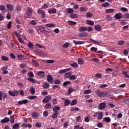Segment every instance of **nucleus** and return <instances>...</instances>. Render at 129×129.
<instances>
[{
	"instance_id": "1",
	"label": "nucleus",
	"mask_w": 129,
	"mask_h": 129,
	"mask_svg": "<svg viewBox=\"0 0 129 129\" xmlns=\"http://www.w3.org/2000/svg\"><path fill=\"white\" fill-rule=\"evenodd\" d=\"M24 17L26 19H30L33 17V9L28 7L27 11L24 14Z\"/></svg>"
},
{
	"instance_id": "54",
	"label": "nucleus",
	"mask_w": 129,
	"mask_h": 129,
	"mask_svg": "<svg viewBox=\"0 0 129 129\" xmlns=\"http://www.w3.org/2000/svg\"><path fill=\"white\" fill-rule=\"evenodd\" d=\"M77 104V100L75 99L72 101V103H71V105H75Z\"/></svg>"
},
{
	"instance_id": "59",
	"label": "nucleus",
	"mask_w": 129,
	"mask_h": 129,
	"mask_svg": "<svg viewBox=\"0 0 129 129\" xmlns=\"http://www.w3.org/2000/svg\"><path fill=\"white\" fill-rule=\"evenodd\" d=\"M18 59H20V60H23L24 56V55H23L22 54H19L18 55Z\"/></svg>"
},
{
	"instance_id": "45",
	"label": "nucleus",
	"mask_w": 129,
	"mask_h": 129,
	"mask_svg": "<svg viewBox=\"0 0 129 129\" xmlns=\"http://www.w3.org/2000/svg\"><path fill=\"white\" fill-rule=\"evenodd\" d=\"M35 126L36 127H38V128H40V127H42V123L41 122H36L35 123Z\"/></svg>"
},
{
	"instance_id": "32",
	"label": "nucleus",
	"mask_w": 129,
	"mask_h": 129,
	"mask_svg": "<svg viewBox=\"0 0 129 129\" xmlns=\"http://www.w3.org/2000/svg\"><path fill=\"white\" fill-rule=\"evenodd\" d=\"M57 110H60V107L59 106H55L53 109V111L54 112H58V111Z\"/></svg>"
},
{
	"instance_id": "49",
	"label": "nucleus",
	"mask_w": 129,
	"mask_h": 129,
	"mask_svg": "<svg viewBox=\"0 0 129 129\" xmlns=\"http://www.w3.org/2000/svg\"><path fill=\"white\" fill-rule=\"evenodd\" d=\"M28 80L29 81H30V82H32V83H36V80H35L34 79L28 78Z\"/></svg>"
},
{
	"instance_id": "29",
	"label": "nucleus",
	"mask_w": 129,
	"mask_h": 129,
	"mask_svg": "<svg viewBox=\"0 0 129 129\" xmlns=\"http://www.w3.org/2000/svg\"><path fill=\"white\" fill-rule=\"evenodd\" d=\"M72 74V73L71 72H69V73H67L64 74V77L65 78H70V76H71Z\"/></svg>"
},
{
	"instance_id": "11",
	"label": "nucleus",
	"mask_w": 129,
	"mask_h": 129,
	"mask_svg": "<svg viewBox=\"0 0 129 129\" xmlns=\"http://www.w3.org/2000/svg\"><path fill=\"white\" fill-rule=\"evenodd\" d=\"M87 31V26H81L79 28V31L82 32H86Z\"/></svg>"
},
{
	"instance_id": "7",
	"label": "nucleus",
	"mask_w": 129,
	"mask_h": 129,
	"mask_svg": "<svg viewBox=\"0 0 129 129\" xmlns=\"http://www.w3.org/2000/svg\"><path fill=\"white\" fill-rule=\"evenodd\" d=\"M105 107H106V104L105 103H101L99 104L98 109H100V110H102L103 109H104Z\"/></svg>"
},
{
	"instance_id": "4",
	"label": "nucleus",
	"mask_w": 129,
	"mask_h": 129,
	"mask_svg": "<svg viewBox=\"0 0 129 129\" xmlns=\"http://www.w3.org/2000/svg\"><path fill=\"white\" fill-rule=\"evenodd\" d=\"M52 99V97L50 95L45 96V98L42 100L43 103H48L50 100Z\"/></svg>"
},
{
	"instance_id": "46",
	"label": "nucleus",
	"mask_w": 129,
	"mask_h": 129,
	"mask_svg": "<svg viewBox=\"0 0 129 129\" xmlns=\"http://www.w3.org/2000/svg\"><path fill=\"white\" fill-rule=\"evenodd\" d=\"M78 62L80 65H82V64H83V58H79Z\"/></svg>"
},
{
	"instance_id": "55",
	"label": "nucleus",
	"mask_w": 129,
	"mask_h": 129,
	"mask_svg": "<svg viewBox=\"0 0 129 129\" xmlns=\"http://www.w3.org/2000/svg\"><path fill=\"white\" fill-rule=\"evenodd\" d=\"M12 21H10L8 23V25H7V28L8 29H10L12 28Z\"/></svg>"
},
{
	"instance_id": "13",
	"label": "nucleus",
	"mask_w": 129,
	"mask_h": 129,
	"mask_svg": "<svg viewBox=\"0 0 129 129\" xmlns=\"http://www.w3.org/2000/svg\"><path fill=\"white\" fill-rule=\"evenodd\" d=\"M73 43L75 45H82L83 44H85V42L81 41H77L76 40H73Z\"/></svg>"
},
{
	"instance_id": "38",
	"label": "nucleus",
	"mask_w": 129,
	"mask_h": 129,
	"mask_svg": "<svg viewBox=\"0 0 129 129\" xmlns=\"http://www.w3.org/2000/svg\"><path fill=\"white\" fill-rule=\"evenodd\" d=\"M102 112H101L100 113H99L98 115V117H97V119H99V120H100V119H102Z\"/></svg>"
},
{
	"instance_id": "56",
	"label": "nucleus",
	"mask_w": 129,
	"mask_h": 129,
	"mask_svg": "<svg viewBox=\"0 0 129 129\" xmlns=\"http://www.w3.org/2000/svg\"><path fill=\"white\" fill-rule=\"evenodd\" d=\"M30 24H31V25H37V21L35 20H31L30 21Z\"/></svg>"
},
{
	"instance_id": "10",
	"label": "nucleus",
	"mask_w": 129,
	"mask_h": 129,
	"mask_svg": "<svg viewBox=\"0 0 129 129\" xmlns=\"http://www.w3.org/2000/svg\"><path fill=\"white\" fill-rule=\"evenodd\" d=\"M78 36L80 38H84L85 37H88V33L86 32L80 33L78 34Z\"/></svg>"
},
{
	"instance_id": "62",
	"label": "nucleus",
	"mask_w": 129,
	"mask_h": 129,
	"mask_svg": "<svg viewBox=\"0 0 129 129\" xmlns=\"http://www.w3.org/2000/svg\"><path fill=\"white\" fill-rule=\"evenodd\" d=\"M120 24L121 25H126L127 24V22H126V21L125 20H121L120 22Z\"/></svg>"
},
{
	"instance_id": "25",
	"label": "nucleus",
	"mask_w": 129,
	"mask_h": 129,
	"mask_svg": "<svg viewBox=\"0 0 129 129\" xmlns=\"http://www.w3.org/2000/svg\"><path fill=\"white\" fill-rule=\"evenodd\" d=\"M16 10L17 13L21 12V11H22V7H21V5H18L16 8Z\"/></svg>"
},
{
	"instance_id": "41",
	"label": "nucleus",
	"mask_w": 129,
	"mask_h": 129,
	"mask_svg": "<svg viewBox=\"0 0 129 129\" xmlns=\"http://www.w3.org/2000/svg\"><path fill=\"white\" fill-rule=\"evenodd\" d=\"M104 120L106 122H110L111 120L109 117H107L104 118Z\"/></svg>"
},
{
	"instance_id": "17",
	"label": "nucleus",
	"mask_w": 129,
	"mask_h": 129,
	"mask_svg": "<svg viewBox=\"0 0 129 129\" xmlns=\"http://www.w3.org/2000/svg\"><path fill=\"white\" fill-rule=\"evenodd\" d=\"M37 75L40 76V77H44V76H45V72L43 71H39L37 73Z\"/></svg>"
},
{
	"instance_id": "48",
	"label": "nucleus",
	"mask_w": 129,
	"mask_h": 129,
	"mask_svg": "<svg viewBox=\"0 0 129 129\" xmlns=\"http://www.w3.org/2000/svg\"><path fill=\"white\" fill-rule=\"evenodd\" d=\"M27 31V32H28V33L29 34H33L34 33V32H35V30H34V29H33V28L29 29Z\"/></svg>"
},
{
	"instance_id": "39",
	"label": "nucleus",
	"mask_w": 129,
	"mask_h": 129,
	"mask_svg": "<svg viewBox=\"0 0 129 129\" xmlns=\"http://www.w3.org/2000/svg\"><path fill=\"white\" fill-rule=\"evenodd\" d=\"M113 12H114V9H109L105 10V13H113Z\"/></svg>"
},
{
	"instance_id": "42",
	"label": "nucleus",
	"mask_w": 129,
	"mask_h": 129,
	"mask_svg": "<svg viewBox=\"0 0 129 129\" xmlns=\"http://www.w3.org/2000/svg\"><path fill=\"white\" fill-rule=\"evenodd\" d=\"M58 114H59V113L54 112L51 116L52 118H56L58 116Z\"/></svg>"
},
{
	"instance_id": "12",
	"label": "nucleus",
	"mask_w": 129,
	"mask_h": 129,
	"mask_svg": "<svg viewBox=\"0 0 129 129\" xmlns=\"http://www.w3.org/2000/svg\"><path fill=\"white\" fill-rule=\"evenodd\" d=\"M6 7L8 11H10V12H13V10H14V5L7 4Z\"/></svg>"
},
{
	"instance_id": "64",
	"label": "nucleus",
	"mask_w": 129,
	"mask_h": 129,
	"mask_svg": "<svg viewBox=\"0 0 129 129\" xmlns=\"http://www.w3.org/2000/svg\"><path fill=\"white\" fill-rule=\"evenodd\" d=\"M123 18L125 19H129V14H125L123 15Z\"/></svg>"
},
{
	"instance_id": "8",
	"label": "nucleus",
	"mask_w": 129,
	"mask_h": 129,
	"mask_svg": "<svg viewBox=\"0 0 129 129\" xmlns=\"http://www.w3.org/2000/svg\"><path fill=\"white\" fill-rule=\"evenodd\" d=\"M38 14L41 15V18H45L46 17V13L42 10H39L37 11Z\"/></svg>"
},
{
	"instance_id": "33",
	"label": "nucleus",
	"mask_w": 129,
	"mask_h": 129,
	"mask_svg": "<svg viewBox=\"0 0 129 129\" xmlns=\"http://www.w3.org/2000/svg\"><path fill=\"white\" fill-rule=\"evenodd\" d=\"M1 58L3 61H9V57L5 55H3Z\"/></svg>"
},
{
	"instance_id": "57",
	"label": "nucleus",
	"mask_w": 129,
	"mask_h": 129,
	"mask_svg": "<svg viewBox=\"0 0 129 129\" xmlns=\"http://www.w3.org/2000/svg\"><path fill=\"white\" fill-rule=\"evenodd\" d=\"M0 11H6V6L0 5Z\"/></svg>"
},
{
	"instance_id": "23",
	"label": "nucleus",
	"mask_w": 129,
	"mask_h": 129,
	"mask_svg": "<svg viewBox=\"0 0 129 129\" xmlns=\"http://www.w3.org/2000/svg\"><path fill=\"white\" fill-rule=\"evenodd\" d=\"M51 107H52L51 103H47L44 106V108H45V109H50Z\"/></svg>"
},
{
	"instance_id": "19",
	"label": "nucleus",
	"mask_w": 129,
	"mask_h": 129,
	"mask_svg": "<svg viewBox=\"0 0 129 129\" xmlns=\"http://www.w3.org/2000/svg\"><path fill=\"white\" fill-rule=\"evenodd\" d=\"M9 121H10V119L8 117H5V118H4V119H3L1 120L2 123H5L6 122H9Z\"/></svg>"
},
{
	"instance_id": "28",
	"label": "nucleus",
	"mask_w": 129,
	"mask_h": 129,
	"mask_svg": "<svg viewBox=\"0 0 129 129\" xmlns=\"http://www.w3.org/2000/svg\"><path fill=\"white\" fill-rule=\"evenodd\" d=\"M32 62L33 63V65H35L36 67H39V62L37 61V60H32Z\"/></svg>"
},
{
	"instance_id": "34",
	"label": "nucleus",
	"mask_w": 129,
	"mask_h": 129,
	"mask_svg": "<svg viewBox=\"0 0 129 129\" xmlns=\"http://www.w3.org/2000/svg\"><path fill=\"white\" fill-rule=\"evenodd\" d=\"M122 74H123L124 77L126 78H129V76L127 75V72L123 71L122 72Z\"/></svg>"
},
{
	"instance_id": "50",
	"label": "nucleus",
	"mask_w": 129,
	"mask_h": 129,
	"mask_svg": "<svg viewBox=\"0 0 129 129\" xmlns=\"http://www.w3.org/2000/svg\"><path fill=\"white\" fill-rule=\"evenodd\" d=\"M38 30L40 31V32L43 33L44 31H45V29L44 27L41 26L38 28Z\"/></svg>"
},
{
	"instance_id": "63",
	"label": "nucleus",
	"mask_w": 129,
	"mask_h": 129,
	"mask_svg": "<svg viewBox=\"0 0 129 129\" xmlns=\"http://www.w3.org/2000/svg\"><path fill=\"white\" fill-rule=\"evenodd\" d=\"M88 32H92L93 31V28L90 26L87 27V30Z\"/></svg>"
},
{
	"instance_id": "2",
	"label": "nucleus",
	"mask_w": 129,
	"mask_h": 129,
	"mask_svg": "<svg viewBox=\"0 0 129 129\" xmlns=\"http://www.w3.org/2000/svg\"><path fill=\"white\" fill-rule=\"evenodd\" d=\"M95 93L99 96V97H104L106 96V93L103 92L99 91V90H97L95 91Z\"/></svg>"
},
{
	"instance_id": "53",
	"label": "nucleus",
	"mask_w": 129,
	"mask_h": 129,
	"mask_svg": "<svg viewBox=\"0 0 129 129\" xmlns=\"http://www.w3.org/2000/svg\"><path fill=\"white\" fill-rule=\"evenodd\" d=\"M80 110V109L78 107H76L75 108H72L71 111H79Z\"/></svg>"
},
{
	"instance_id": "30",
	"label": "nucleus",
	"mask_w": 129,
	"mask_h": 129,
	"mask_svg": "<svg viewBox=\"0 0 129 129\" xmlns=\"http://www.w3.org/2000/svg\"><path fill=\"white\" fill-rule=\"evenodd\" d=\"M20 127V124L16 123L14 124L12 127L13 129H19Z\"/></svg>"
},
{
	"instance_id": "35",
	"label": "nucleus",
	"mask_w": 129,
	"mask_h": 129,
	"mask_svg": "<svg viewBox=\"0 0 129 129\" xmlns=\"http://www.w3.org/2000/svg\"><path fill=\"white\" fill-rule=\"evenodd\" d=\"M109 6V3H108V2H105L101 5V7H102L103 8H106L107 7Z\"/></svg>"
},
{
	"instance_id": "9",
	"label": "nucleus",
	"mask_w": 129,
	"mask_h": 129,
	"mask_svg": "<svg viewBox=\"0 0 129 129\" xmlns=\"http://www.w3.org/2000/svg\"><path fill=\"white\" fill-rule=\"evenodd\" d=\"M121 17H122V14L118 13L114 15V18L116 19V20H119V19H121Z\"/></svg>"
},
{
	"instance_id": "5",
	"label": "nucleus",
	"mask_w": 129,
	"mask_h": 129,
	"mask_svg": "<svg viewBox=\"0 0 129 129\" xmlns=\"http://www.w3.org/2000/svg\"><path fill=\"white\" fill-rule=\"evenodd\" d=\"M29 102V100L24 99L21 101H19L18 102V106H20V105H22L23 104H27Z\"/></svg>"
},
{
	"instance_id": "51",
	"label": "nucleus",
	"mask_w": 129,
	"mask_h": 129,
	"mask_svg": "<svg viewBox=\"0 0 129 129\" xmlns=\"http://www.w3.org/2000/svg\"><path fill=\"white\" fill-rule=\"evenodd\" d=\"M70 46V43L69 42H67L63 45V48H68Z\"/></svg>"
},
{
	"instance_id": "15",
	"label": "nucleus",
	"mask_w": 129,
	"mask_h": 129,
	"mask_svg": "<svg viewBox=\"0 0 129 129\" xmlns=\"http://www.w3.org/2000/svg\"><path fill=\"white\" fill-rule=\"evenodd\" d=\"M22 127H29V128H31L32 127V124L30 123L26 124V123H23L21 125Z\"/></svg>"
},
{
	"instance_id": "3",
	"label": "nucleus",
	"mask_w": 129,
	"mask_h": 129,
	"mask_svg": "<svg viewBox=\"0 0 129 129\" xmlns=\"http://www.w3.org/2000/svg\"><path fill=\"white\" fill-rule=\"evenodd\" d=\"M8 93L11 96H17V95H19V91L15 90L14 91H9Z\"/></svg>"
},
{
	"instance_id": "43",
	"label": "nucleus",
	"mask_w": 129,
	"mask_h": 129,
	"mask_svg": "<svg viewBox=\"0 0 129 129\" xmlns=\"http://www.w3.org/2000/svg\"><path fill=\"white\" fill-rule=\"evenodd\" d=\"M73 92V89L72 88H70L68 89V91L67 92L68 95H70V94H71V93H72Z\"/></svg>"
},
{
	"instance_id": "6",
	"label": "nucleus",
	"mask_w": 129,
	"mask_h": 129,
	"mask_svg": "<svg viewBox=\"0 0 129 129\" xmlns=\"http://www.w3.org/2000/svg\"><path fill=\"white\" fill-rule=\"evenodd\" d=\"M47 80L48 82L50 83V84H53V83H54V79H53V77H52V76L50 75L47 76Z\"/></svg>"
},
{
	"instance_id": "40",
	"label": "nucleus",
	"mask_w": 129,
	"mask_h": 129,
	"mask_svg": "<svg viewBox=\"0 0 129 129\" xmlns=\"http://www.w3.org/2000/svg\"><path fill=\"white\" fill-rule=\"evenodd\" d=\"M30 92L31 94L34 95L35 94V92H36V90H35V88L31 87L30 88Z\"/></svg>"
},
{
	"instance_id": "47",
	"label": "nucleus",
	"mask_w": 129,
	"mask_h": 129,
	"mask_svg": "<svg viewBox=\"0 0 129 129\" xmlns=\"http://www.w3.org/2000/svg\"><path fill=\"white\" fill-rule=\"evenodd\" d=\"M124 102L125 104H129V98L126 97L124 98Z\"/></svg>"
},
{
	"instance_id": "44",
	"label": "nucleus",
	"mask_w": 129,
	"mask_h": 129,
	"mask_svg": "<svg viewBox=\"0 0 129 129\" xmlns=\"http://www.w3.org/2000/svg\"><path fill=\"white\" fill-rule=\"evenodd\" d=\"M69 84H71V82H70V81H67L63 82V86H67V85H69Z\"/></svg>"
},
{
	"instance_id": "24",
	"label": "nucleus",
	"mask_w": 129,
	"mask_h": 129,
	"mask_svg": "<svg viewBox=\"0 0 129 129\" xmlns=\"http://www.w3.org/2000/svg\"><path fill=\"white\" fill-rule=\"evenodd\" d=\"M86 18H92L93 17V14L92 13L88 12L86 14Z\"/></svg>"
},
{
	"instance_id": "52",
	"label": "nucleus",
	"mask_w": 129,
	"mask_h": 129,
	"mask_svg": "<svg viewBox=\"0 0 129 129\" xmlns=\"http://www.w3.org/2000/svg\"><path fill=\"white\" fill-rule=\"evenodd\" d=\"M84 93H85V94H89V93H91V89L85 90Z\"/></svg>"
},
{
	"instance_id": "14",
	"label": "nucleus",
	"mask_w": 129,
	"mask_h": 129,
	"mask_svg": "<svg viewBox=\"0 0 129 129\" xmlns=\"http://www.w3.org/2000/svg\"><path fill=\"white\" fill-rule=\"evenodd\" d=\"M56 9L55 8H52V9H49L48 10V13L49 14H56Z\"/></svg>"
},
{
	"instance_id": "36",
	"label": "nucleus",
	"mask_w": 129,
	"mask_h": 129,
	"mask_svg": "<svg viewBox=\"0 0 129 129\" xmlns=\"http://www.w3.org/2000/svg\"><path fill=\"white\" fill-rule=\"evenodd\" d=\"M71 66L72 67H73L74 68H78V63H77V62H74V63L71 64Z\"/></svg>"
},
{
	"instance_id": "20",
	"label": "nucleus",
	"mask_w": 129,
	"mask_h": 129,
	"mask_svg": "<svg viewBox=\"0 0 129 129\" xmlns=\"http://www.w3.org/2000/svg\"><path fill=\"white\" fill-rule=\"evenodd\" d=\"M95 30H96V31H101V26L99 25H97L95 26Z\"/></svg>"
},
{
	"instance_id": "27",
	"label": "nucleus",
	"mask_w": 129,
	"mask_h": 129,
	"mask_svg": "<svg viewBox=\"0 0 129 129\" xmlns=\"http://www.w3.org/2000/svg\"><path fill=\"white\" fill-rule=\"evenodd\" d=\"M86 23L88 24L89 26H93L94 25V22L91 20H86Z\"/></svg>"
},
{
	"instance_id": "61",
	"label": "nucleus",
	"mask_w": 129,
	"mask_h": 129,
	"mask_svg": "<svg viewBox=\"0 0 129 129\" xmlns=\"http://www.w3.org/2000/svg\"><path fill=\"white\" fill-rule=\"evenodd\" d=\"M54 62L55 61L53 59H47L46 60V62L47 63H54Z\"/></svg>"
},
{
	"instance_id": "18",
	"label": "nucleus",
	"mask_w": 129,
	"mask_h": 129,
	"mask_svg": "<svg viewBox=\"0 0 129 129\" xmlns=\"http://www.w3.org/2000/svg\"><path fill=\"white\" fill-rule=\"evenodd\" d=\"M90 41L91 42H92L93 44H97V45L101 44V43H102L101 41H96L92 39H90Z\"/></svg>"
},
{
	"instance_id": "21",
	"label": "nucleus",
	"mask_w": 129,
	"mask_h": 129,
	"mask_svg": "<svg viewBox=\"0 0 129 129\" xmlns=\"http://www.w3.org/2000/svg\"><path fill=\"white\" fill-rule=\"evenodd\" d=\"M71 103V102L70 101V100L69 99H66L64 101V106H68L69 104Z\"/></svg>"
},
{
	"instance_id": "37",
	"label": "nucleus",
	"mask_w": 129,
	"mask_h": 129,
	"mask_svg": "<svg viewBox=\"0 0 129 129\" xmlns=\"http://www.w3.org/2000/svg\"><path fill=\"white\" fill-rule=\"evenodd\" d=\"M70 17L73 18V19H76L78 18V15L76 14H71L70 15Z\"/></svg>"
},
{
	"instance_id": "22",
	"label": "nucleus",
	"mask_w": 129,
	"mask_h": 129,
	"mask_svg": "<svg viewBox=\"0 0 129 129\" xmlns=\"http://www.w3.org/2000/svg\"><path fill=\"white\" fill-rule=\"evenodd\" d=\"M76 24H77V23H76V22H75V21H68V24L70 26H75V25H76Z\"/></svg>"
},
{
	"instance_id": "31",
	"label": "nucleus",
	"mask_w": 129,
	"mask_h": 129,
	"mask_svg": "<svg viewBox=\"0 0 129 129\" xmlns=\"http://www.w3.org/2000/svg\"><path fill=\"white\" fill-rule=\"evenodd\" d=\"M67 11L68 14H72V13H74V10L72 8H68Z\"/></svg>"
},
{
	"instance_id": "16",
	"label": "nucleus",
	"mask_w": 129,
	"mask_h": 129,
	"mask_svg": "<svg viewBox=\"0 0 129 129\" xmlns=\"http://www.w3.org/2000/svg\"><path fill=\"white\" fill-rule=\"evenodd\" d=\"M56 26V24L54 23H48L46 24L45 25V27H47V28H53Z\"/></svg>"
},
{
	"instance_id": "60",
	"label": "nucleus",
	"mask_w": 129,
	"mask_h": 129,
	"mask_svg": "<svg viewBox=\"0 0 129 129\" xmlns=\"http://www.w3.org/2000/svg\"><path fill=\"white\" fill-rule=\"evenodd\" d=\"M37 96H30L28 97L29 99L33 100V99H36L37 98Z\"/></svg>"
},
{
	"instance_id": "58",
	"label": "nucleus",
	"mask_w": 129,
	"mask_h": 129,
	"mask_svg": "<svg viewBox=\"0 0 129 129\" xmlns=\"http://www.w3.org/2000/svg\"><path fill=\"white\" fill-rule=\"evenodd\" d=\"M91 51H93L94 52H97V48L95 47H92L90 48Z\"/></svg>"
},
{
	"instance_id": "26",
	"label": "nucleus",
	"mask_w": 129,
	"mask_h": 129,
	"mask_svg": "<svg viewBox=\"0 0 129 129\" xmlns=\"http://www.w3.org/2000/svg\"><path fill=\"white\" fill-rule=\"evenodd\" d=\"M118 45H119V46H122V45H124V44H125V41L124 40H120L118 41L117 42Z\"/></svg>"
}]
</instances>
